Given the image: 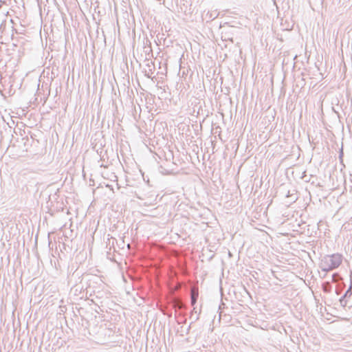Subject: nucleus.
Returning <instances> with one entry per match:
<instances>
[{"mask_svg":"<svg viewBox=\"0 0 352 352\" xmlns=\"http://www.w3.org/2000/svg\"><path fill=\"white\" fill-rule=\"evenodd\" d=\"M195 290L192 289V303H195Z\"/></svg>","mask_w":352,"mask_h":352,"instance_id":"f03ea898","label":"nucleus"},{"mask_svg":"<svg viewBox=\"0 0 352 352\" xmlns=\"http://www.w3.org/2000/svg\"><path fill=\"white\" fill-rule=\"evenodd\" d=\"M342 256L340 254H333L324 257L321 262V267L324 271H330L340 266Z\"/></svg>","mask_w":352,"mask_h":352,"instance_id":"f257e3e1","label":"nucleus"}]
</instances>
